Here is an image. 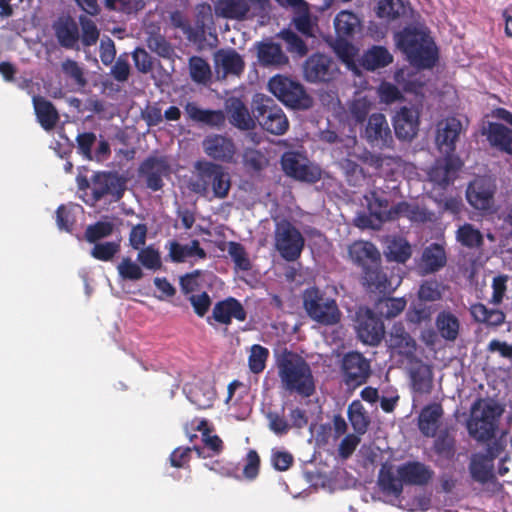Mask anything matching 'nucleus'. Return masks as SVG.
Listing matches in <instances>:
<instances>
[{
	"label": "nucleus",
	"mask_w": 512,
	"mask_h": 512,
	"mask_svg": "<svg viewBox=\"0 0 512 512\" xmlns=\"http://www.w3.org/2000/svg\"><path fill=\"white\" fill-rule=\"evenodd\" d=\"M243 163L249 170L259 171L267 164V160L261 152L246 149L243 154Z\"/></svg>",
	"instance_id": "obj_61"
},
{
	"label": "nucleus",
	"mask_w": 512,
	"mask_h": 512,
	"mask_svg": "<svg viewBox=\"0 0 512 512\" xmlns=\"http://www.w3.org/2000/svg\"><path fill=\"white\" fill-rule=\"evenodd\" d=\"M482 134L487 136L490 145L502 152L512 154V130L502 124L488 123Z\"/></svg>",
	"instance_id": "obj_30"
},
{
	"label": "nucleus",
	"mask_w": 512,
	"mask_h": 512,
	"mask_svg": "<svg viewBox=\"0 0 512 512\" xmlns=\"http://www.w3.org/2000/svg\"><path fill=\"white\" fill-rule=\"evenodd\" d=\"M105 6L110 10L125 13L137 12L144 8L143 0H105Z\"/></svg>",
	"instance_id": "obj_59"
},
{
	"label": "nucleus",
	"mask_w": 512,
	"mask_h": 512,
	"mask_svg": "<svg viewBox=\"0 0 512 512\" xmlns=\"http://www.w3.org/2000/svg\"><path fill=\"white\" fill-rule=\"evenodd\" d=\"M422 263L426 272H435L446 263V253L440 244H432L427 247L422 255Z\"/></svg>",
	"instance_id": "obj_42"
},
{
	"label": "nucleus",
	"mask_w": 512,
	"mask_h": 512,
	"mask_svg": "<svg viewBox=\"0 0 512 512\" xmlns=\"http://www.w3.org/2000/svg\"><path fill=\"white\" fill-rule=\"evenodd\" d=\"M433 477L431 467L420 461H406L399 465L384 463L379 471L378 485L384 493L399 497L404 485L425 486Z\"/></svg>",
	"instance_id": "obj_1"
},
{
	"label": "nucleus",
	"mask_w": 512,
	"mask_h": 512,
	"mask_svg": "<svg viewBox=\"0 0 512 512\" xmlns=\"http://www.w3.org/2000/svg\"><path fill=\"white\" fill-rule=\"evenodd\" d=\"M364 272V282L368 289L379 293H391L401 283L399 275H392L388 278L386 273L378 270L377 264Z\"/></svg>",
	"instance_id": "obj_26"
},
{
	"label": "nucleus",
	"mask_w": 512,
	"mask_h": 512,
	"mask_svg": "<svg viewBox=\"0 0 512 512\" xmlns=\"http://www.w3.org/2000/svg\"><path fill=\"white\" fill-rule=\"evenodd\" d=\"M169 256L173 262H185L188 260L205 259L206 252L200 247L198 240H192L187 244L170 241L167 245Z\"/></svg>",
	"instance_id": "obj_29"
},
{
	"label": "nucleus",
	"mask_w": 512,
	"mask_h": 512,
	"mask_svg": "<svg viewBox=\"0 0 512 512\" xmlns=\"http://www.w3.org/2000/svg\"><path fill=\"white\" fill-rule=\"evenodd\" d=\"M120 250V241L97 242L91 250V256L97 260L110 261Z\"/></svg>",
	"instance_id": "obj_55"
},
{
	"label": "nucleus",
	"mask_w": 512,
	"mask_h": 512,
	"mask_svg": "<svg viewBox=\"0 0 512 512\" xmlns=\"http://www.w3.org/2000/svg\"><path fill=\"white\" fill-rule=\"evenodd\" d=\"M268 0H217L214 4L215 14L219 17L244 20L252 11L263 9Z\"/></svg>",
	"instance_id": "obj_12"
},
{
	"label": "nucleus",
	"mask_w": 512,
	"mask_h": 512,
	"mask_svg": "<svg viewBox=\"0 0 512 512\" xmlns=\"http://www.w3.org/2000/svg\"><path fill=\"white\" fill-rule=\"evenodd\" d=\"M147 45L149 49L159 56L164 58H171L174 54V50L171 45L161 35H151L147 39Z\"/></svg>",
	"instance_id": "obj_58"
},
{
	"label": "nucleus",
	"mask_w": 512,
	"mask_h": 512,
	"mask_svg": "<svg viewBox=\"0 0 512 512\" xmlns=\"http://www.w3.org/2000/svg\"><path fill=\"white\" fill-rule=\"evenodd\" d=\"M212 317L216 322L228 325L233 319L240 322L245 321L247 313L240 301L229 297L215 304Z\"/></svg>",
	"instance_id": "obj_23"
},
{
	"label": "nucleus",
	"mask_w": 512,
	"mask_h": 512,
	"mask_svg": "<svg viewBox=\"0 0 512 512\" xmlns=\"http://www.w3.org/2000/svg\"><path fill=\"white\" fill-rule=\"evenodd\" d=\"M461 165L462 163L459 157L443 155V158L437 160L435 165L430 169L428 173L429 179L439 186H445L452 181L455 172Z\"/></svg>",
	"instance_id": "obj_25"
},
{
	"label": "nucleus",
	"mask_w": 512,
	"mask_h": 512,
	"mask_svg": "<svg viewBox=\"0 0 512 512\" xmlns=\"http://www.w3.org/2000/svg\"><path fill=\"white\" fill-rule=\"evenodd\" d=\"M189 401L199 409L212 407L216 391L211 379L195 378L184 386Z\"/></svg>",
	"instance_id": "obj_18"
},
{
	"label": "nucleus",
	"mask_w": 512,
	"mask_h": 512,
	"mask_svg": "<svg viewBox=\"0 0 512 512\" xmlns=\"http://www.w3.org/2000/svg\"><path fill=\"white\" fill-rule=\"evenodd\" d=\"M456 240L465 247L476 248L482 244L483 236L472 224L466 223L456 231Z\"/></svg>",
	"instance_id": "obj_48"
},
{
	"label": "nucleus",
	"mask_w": 512,
	"mask_h": 512,
	"mask_svg": "<svg viewBox=\"0 0 512 512\" xmlns=\"http://www.w3.org/2000/svg\"><path fill=\"white\" fill-rule=\"evenodd\" d=\"M504 451L501 442L495 441L489 445L485 454H475L472 457L470 471L472 477L479 482H487L492 477L493 460Z\"/></svg>",
	"instance_id": "obj_17"
},
{
	"label": "nucleus",
	"mask_w": 512,
	"mask_h": 512,
	"mask_svg": "<svg viewBox=\"0 0 512 512\" xmlns=\"http://www.w3.org/2000/svg\"><path fill=\"white\" fill-rule=\"evenodd\" d=\"M470 313L472 318L487 326H499L505 321V314L499 309H488L482 303L471 305Z\"/></svg>",
	"instance_id": "obj_38"
},
{
	"label": "nucleus",
	"mask_w": 512,
	"mask_h": 512,
	"mask_svg": "<svg viewBox=\"0 0 512 512\" xmlns=\"http://www.w3.org/2000/svg\"><path fill=\"white\" fill-rule=\"evenodd\" d=\"M495 185L488 178L475 179L467 189V200L475 209L488 211L493 207Z\"/></svg>",
	"instance_id": "obj_19"
},
{
	"label": "nucleus",
	"mask_w": 512,
	"mask_h": 512,
	"mask_svg": "<svg viewBox=\"0 0 512 512\" xmlns=\"http://www.w3.org/2000/svg\"><path fill=\"white\" fill-rule=\"evenodd\" d=\"M408 6L403 0H379L377 16L385 19H396L407 13Z\"/></svg>",
	"instance_id": "obj_46"
},
{
	"label": "nucleus",
	"mask_w": 512,
	"mask_h": 512,
	"mask_svg": "<svg viewBox=\"0 0 512 512\" xmlns=\"http://www.w3.org/2000/svg\"><path fill=\"white\" fill-rule=\"evenodd\" d=\"M342 368L346 384L353 387L364 383L370 371L368 361L358 352L345 355Z\"/></svg>",
	"instance_id": "obj_21"
},
{
	"label": "nucleus",
	"mask_w": 512,
	"mask_h": 512,
	"mask_svg": "<svg viewBox=\"0 0 512 512\" xmlns=\"http://www.w3.org/2000/svg\"><path fill=\"white\" fill-rule=\"evenodd\" d=\"M194 167L196 176L190 182L193 192L209 199L227 197L231 180L221 165L210 161H197Z\"/></svg>",
	"instance_id": "obj_4"
},
{
	"label": "nucleus",
	"mask_w": 512,
	"mask_h": 512,
	"mask_svg": "<svg viewBox=\"0 0 512 512\" xmlns=\"http://www.w3.org/2000/svg\"><path fill=\"white\" fill-rule=\"evenodd\" d=\"M227 113L230 122L239 129L248 130L254 125L247 107L238 99H231L228 102Z\"/></svg>",
	"instance_id": "obj_36"
},
{
	"label": "nucleus",
	"mask_w": 512,
	"mask_h": 512,
	"mask_svg": "<svg viewBox=\"0 0 512 512\" xmlns=\"http://www.w3.org/2000/svg\"><path fill=\"white\" fill-rule=\"evenodd\" d=\"M257 120L261 127L274 135H283L289 128V121L284 111L276 106L262 104L257 107Z\"/></svg>",
	"instance_id": "obj_16"
},
{
	"label": "nucleus",
	"mask_w": 512,
	"mask_h": 512,
	"mask_svg": "<svg viewBox=\"0 0 512 512\" xmlns=\"http://www.w3.org/2000/svg\"><path fill=\"white\" fill-rule=\"evenodd\" d=\"M82 211L79 205L64 206L61 205L57 209V225L59 229L70 231L73 225V214Z\"/></svg>",
	"instance_id": "obj_57"
},
{
	"label": "nucleus",
	"mask_w": 512,
	"mask_h": 512,
	"mask_svg": "<svg viewBox=\"0 0 512 512\" xmlns=\"http://www.w3.org/2000/svg\"><path fill=\"white\" fill-rule=\"evenodd\" d=\"M137 261L143 268L152 271H157L162 267L160 251L154 245H149L139 249Z\"/></svg>",
	"instance_id": "obj_49"
},
{
	"label": "nucleus",
	"mask_w": 512,
	"mask_h": 512,
	"mask_svg": "<svg viewBox=\"0 0 512 512\" xmlns=\"http://www.w3.org/2000/svg\"><path fill=\"white\" fill-rule=\"evenodd\" d=\"M419 111L415 108L402 107L394 117V129L398 138L412 139L418 131Z\"/></svg>",
	"instance_id": "obj_24"
},
{
	"label": "nucleus",
	"mask_w": 512,
	"mask_h": 512,
	"mask_svg": "<svg viewBox=\"0 0 512 512\" xmlns=\"http://www.w3.org/2000/svg\"><path fill=\"white\" fill-rule=\"evenodd\" d=\"M185 111L192 120L211 126H221L225 121L224 114L221 111L204 110L195 103H187Z\"/></svg>",
	"instance_id": "obj_41"
},
{
	"label": "nucleus",
	"mask_w": 512,
	"mask_h": 512,
	"mask_svg": "<svg viewBox=\"0 0 512 512\" xmlns=\"http://www.w3.org/2000/svg\"><path fill=\"white\" fill-rule=\"evenodd\" d=\"M349 255L353 262L363 267L364 272L376 265L380 257L376 247L366 241H356L351 244Z\"/></svg>",
	"instance_id": "obj_31"
},
{
	"label": "nucleus",
	"mask_w": 512,
	"mask_h": 512,
	"mask_svg": "<svg viewBox=\"0 0 512 512\" xmlns=\"http://www.w3.org/2000/svg\"><path fill=\"white\" fill-rule=\"evenodd\" d=\"M387 346L391 357L402 365L413 364L418 358L416 341L401 323L394 324L391 328Z\"/></svg>",
	"instance_id": "obj_9"
},
{
	"label": "nucleus",
	"mask_w": 512,
	"mask_h": 512,
	"mask_svg": "<svg viewBox=\"0 0 512 512\" xmlns=\"http://www.w3.org/2000/svg\"><path fill=\"white\" fill-rule=\"evenodd\" d=\"M501 415L500 408L493 402L480 399L471 408L467 428L471 436L477 440L490 438Z\"/></svg>",
	"instance_id": "obj_6"
},
{
	"label": "nucleus",
	"mask_w": 512,
	"mask_h": 512,
	"mask_svg": "<svg viewBox=\"0 0 512 512\" xmlns=\"http://www.w3.org/2000/svg\"><path fill=\"white\" fill-rule=\"evenodd\" d=\"M269 350L259 344H254L249 350L248 367L254 374H260L266 368V362L269 358Z\"/></svg>",
	"instance_id": "obj_51"
},
{
	"label": "nucleus",
	"mask_w": 512,
	"mask_h": 512,
	"mask_svg": "<svg viewBox=\"0 0 512 512\" xmlns=\"http://www.w3.org/2000/svg\"><path fill=\"white\" fill-rule=\"evenodd\" d=\"M367 141L378 148H388L393 143V137L385 116L381 113L372 114L365 129Z\"/></svg>",
	"instance_id": "obj_20"
},
{
	"label": "nucleus",
	"mask_w": 512,
	"mask_h": 512,
	"mask_svg": "<svg viewBox=\"0 0 512 512\" xmlns=\"http://www.w3.org/2000/svg\"><path fill=\"white\" fill-rule=\"evenodd\" d=\"M397 47L417 68H431L437 61V48L424 28L409 27L395 34Z\"/></svg>",
	"instance_id": "obj_3"
},
{
	"label": "nucleus",
	"mask_w": 512,
	"mask_h": 512,
	"mask_svg": "<svg viewBox=\"0 0 512 512\" xmlns=\"http://www.w3.org/2000/svg\"><path fill=\"white\" fill-rule=\"evenodd\" d=\"M339 75L337 63L321 53L311 55L304 64V76L309 82H329Z\"/></svg>",
	"instance_id": "obj_11"
},
{
	"label": "nucleus",
	"mask_w": 512,
	"mask_h": 512,
	"mask_svg": "<svg viewBox=\"0 0 512 512\" xmlns=\"http://www.w3.org/2000/svg\"><path fill=\"white\" fill-rule=\"evenodd\" d=\"M275 363L283 389L304 397L314 393L315 380L311 367L301 355L285 349L276 355Z\"/></svg>",
	"instance_id": "obj_2"
},
{
	"label": "nucleus",
	"mask_w": 512,
	"mask_h": 512,
	"mask_svg": "<svg viewBox=\"0 0 512 512\" xmlns=\"http://www.w3.org/2000/svg\"><path fill=\"white\" fill-rule=\"evenodd\" d=\"M281 37L287 44V49L291 52H295L300 56H303L307 52V48L303 40L298 37L294 32L283 31Z\"/></svg>",
	"instance_id": "obj_63"
},
{
	"label": "nucleus",
	"mask_w": 512,
	"mask_h": 512,
	"mask_svg": "<svg viewBox=\"0 0 512 512\" xmlns=\"http://www.w3.org/2000/svg\"><path fill=\"white\" fill-rule=\"evenodd\" d=\"M147 226L145 224H137L132 227L129 234V244L135 249L139 250L144 247L147 238Z\"/></svg>",
	"instance_id": "obj_64"
},
{
	"label": "nucleus",
	"mask_w": 512,
	"mask_h": 512,
	"mask_svg": "<svg viewBox=\"0 0 512 512\" xmlns=\"http://www.w3.org/2000/svg\"><path fill=\"white\" fill-rule=\"evenodd\" d=\"M413 388L419 392H427L431 385L432 373L430 367L418 358L413 364H407Z\"/></svg>",
	"instance_id": "obj_35"
},
{
	"label": "nucleus",
	"mask_w": 512,
	"mask_h": 512,
	"mask_svg": "<svg viewBox=\"0 0 512 512\" xmlns=\"http://www.w3.org/2000/svg\"><path fill=\"white\" fill-rule=\"evenodd\" d=\"M37 119L45 130H51L56 125L59 116L54 106L42 97H33Z\"/></svg>",
	"instance_id": "obj_37"
},
{
	"label": "nucleus",
	"mask_w": 512,
	"mask_h": 512,
	"mask_svg": "<svg viewBox=\"0 0 512 512\" xmlns=\"http://www.w3.org/2000/svg\"><path fill=\"white\" fill-rule=\"evenodd\" d=\"M190 76L193 81L199 84H207L211 79L209 64L200 57H191L189 60Z\"/></svg>",
	"instance_id": "obj_52"
},
{
	"label": "nucleus",
	"mask_w": 512,
	"mask_h": 512,
	"mask_svg": "<svg viewBox=\"0 0 512 512\" xmlns=\"http://www.w3.org/2000/svg\"><path fill=\"white\" fill-rule=\"evenodd\" d=\"M359 24L360 22L358 17L347 10L338 13L334 20L336 32L340 37L352 35L358 28Z\"/></svg>",
	"instance_id": "obj_47"
},
{
	"label": "nucleus",
	"mask_w": 512,
	"mask_h": 512,
	"mask_svg": "<svg viewBox=\"0 0 512 512\" xmlns=\"http://www.w3.org/2000/svg\"><path fill=\"white\" fill-rule=\"evenodd\" d=\"M442 414L443 410L439 404H431L425 407L419 416V429L421 432L426 436H434Z\"/></svg>",
	"instance_id": "obj_34"
},
{
	"label": "nucleus",
	"mask_w": 512,
	"mask_h": 512,
	"mask_svg": "<svg viewBox=\"0 0 512 512\" xmlns=\"http://www.w3.org/2000/svg\"><path fill=\"white\" fill-rule=\"evenodd\" d=\"M392 62V55L381 46H374L362 57V65L368 70L384 67Z\"/></svg>",
	"instance_id": "obj_43"
},
{
	"label": "nucleus",
	"mask_w": 512,
	"mask_h": 512,
	"mask_svg": "<svg viewBox=\"0 0 512 512\" xmlns=\"http://www.w3.org/2000/svg\"><path fill=\"white\" fill-rule=\"evenodd\" d=\"M284 172L295 179L307 182H315L320 178L321 172L317 166L311 165L300 155L287 152L281 160Z\"/></svg>",
	"instance_id": "obj_14"
},
{
	"label": "nucleus",
	"mask_w": 512,
	"mask_h": 512,
	"mask_svg": "<svg viewBox=\"0 0 512 512\" xmlns=\"http://www.w3.org/2000/svg\"><path fill=\"white\" fill-rule=\"evenodd\" d=\"M356 331L363 343L374 346L381 341L384 335V326L382 321L370 310H360L357 314Z\"/></svg>",
	"instance_id": "obj_15"
},
{
	"label": "nucleus",
	"mask_w": 512,
	"mask_h": 512,
	"mask_svg": "<svg viewBox=\"0 0 512 512\" xmlns=\"http://www.w3.org/2000/svg\"><path fill=\"white\" fill-rule=\"evenodd\" d=\"M55 36L61 46L69 49L78 48L79 29L70 17H61L53 25Z\"/></svg>",
	"instance_id": "obj_32"
},
{
	"label": "nucleus",
	"mask_w": 512,
	"mask_h": 512,
	"mask_svg": "<svg viewBox=\"0 0 512 512\" xmlns=\"http://www.w3.org/2000/svg\"><path fill=\"white\" fill-rule=\"evenodd\" d=\"M258 58L265 66H281L288 62V58L282 52L280 45L273 42H265L259 45Z\"/></svg>",
	"instance_id": "obj_40"
},
{
	"label": "nucleus",
	"mask_w": 512,
	"mask_h": 512,
	"mask_svg": "<svg viewBox=\"0 0 512 512\" xmlns=\"http://www.w3.org/2000/svg\"><path fill=\"white\" fill-rule=\"evenodd\" d=\"M91 189L96 200L104 195H112L118 200L125 190V181L115 173H97Z\"/></svg>",
	"instance_id": "obj_22"
},
{
	"label": "nucleus",
	"mask_w": 512,
	"mask_h": 512,
	"mask_svg": "<svg viewBox=\"0 0 512 512\" xmlns=\"http://www.w3.org/2000/svg\"><path fill=\"white\" fill-rule=\"evenodd\" d=\"M79 23L81 26V41L84 46H93L99 39V30L93 20L87 16L80 15Z\"/></svg>",
	"instance_id": "obj_54"
},
{
	"label": "nucleus",
	"mask_w": 512,
	"mask_h": 512,
	"mask_svg": "<svg viewBox=\"0 0 512 512\" xmlns=\"http://www.w3.org/2000/svg\"><path fill=\"white\" fill-rule=\"evenodd\" d=\"M215 71L218 78L227 75H238L244 68V62L234 50H220L214 56Z\"/></svg>",
	"instance_id": "obj_28"
},
{
	"label": "nucleus",
	"mask_w": 512,
	"mask_h": 512,
	"mask_svg": "<svg viewBox=\"0 0 512 512\" xmlns=\"http://www.w3.org/2000/svg\"><path fill=\"white\" fill-rule=\"evenodd\" d=\"M307 315L322 325H334L340 321L341 312L336 300L316 287L307 288L302 295Z\"/></svg>",
	"instance_id": "obj_5"
},
{
	"label": "nucleus",
	"mask_w": 512,
	"mask_h": 512,
	"mask_svg": "<svg viewBox=\"0 0 512 512\" xmlns=\"http://www.w3.org/2000/svg\"><path fill=\"white\" fill-rule=\"evenodd\" d=\"M117 272L122 280L139 281L143 278L144 272L140 263L130 257H123L117 265Z\"/></svg>",
	"instance_id": "obj_50"
},
{
	"label": "nucleus",
	"mask_w": 512,
	"mask_h": 512,
	"mask_svg": "<svg viewBox=\"0 0 512 512\" xmlns=\"http://www.w3.org/2000/svg\"><path fill=\"white\" fill-rule=\"evenodd\" d=\"M463 123L457 117H447L436 125L435 144L442 155L456 156V142L463 132Z\"/></svg>",
	"instance_id": "obj_10"
},
{
	"label": "nucleus",
	"mask_w": 512,
	"mask_h": 512,
	"mask_svg": "<svg viewBox=\"0 0 512 512\" xmlns=\"http://www.w3.org/2000/svg\"><path fill=\"white\" fill-rule=\"evenodd\" d=\"M440 336L446 341H455L460 331L458 317L450 311H441L435 320Z\"/></svg>",
	"instance_id": "obj_33"
},
{
	"label": "nucleus",
	"mask_w": 512,
	"mask_h": 512,
	"mask_svg": "<svg viewBox=\"0 0 512 512\" xmlns=\"http://www.w3.org/2000/svg\"><path fill=\"white\" fill-rule=\"evenodd\" d=\"M411 254V246L407 240L395 236L387 238L385 249L387 259L404 263L410 258Z\"/></svg>",
	"instance_id": "obj_39"
},
{
	"label": "nucleus",
	"mask_w": 512,
	"mask_h": 512,
	"mask_svg": "<svg viewBox=\"0 0 512 512\" xmlns=\"http://www.w3.org/2000/svg\"><path fill=\"white\" fill-rule=\"evenodd\" d=\"M367 208L376 220L382 222L389 220L388 201L379 195L377 191H370L365 195Z\"/></svg>",
	"instance_id": "obj_44"
},
{
	"label": "nucleus",
	"mask_w": 512,
	"mask_h": 512,
	"mask_svg": "<svg viewBox=\"0 0 512 512\" xmlns=\"http://www.w3.org/2000/svg\"><path fill=\"white\" fill-rule=\"evenodd\" d=\"M275 248L286 261H295L301 255L304 247V238L300 231L289 221L282 220L276 223Z\"/></svg>",
	"instance_id": "obj_8"
},
{
	"label": "nucleus",
	"mask_w": 512,
	"mask_h": 512,
	"mask_svg": "<svg viewBox=\"0 0 512 512\" xmlns=\"http://www.w3.org/2000/svg\"><path fill=\"white\" fill-rule=\"evenodd\" d=\"M141 173L145 175L147 186L157 191L162 187V177L169 173V164L166 157H152L141 165Z\"/></svg>",
	"instance_id": "obj_27"
},
{
	"label": "nucleus",
	"mask_w": 512,
	"mask_h": 512,
	"mask_svg": "<svg viewBox=\"0 0 512 512\" xmlns=\"http://www.w3.org/2000/svg\"><path fill=\"white\" fill-rule=\"evenodd\" d=\"M349 421L354 431L361 435L367 431L369 417L360 401H353L348 407Z\"/></svg>",
	"instance_id": "obj_45"
},
{
	"label": "nucleus",
	"mask_w": 512,
	"mask_h": 512,
	"mask_svg": "<svg viewBox=\"0 0 512 512\" xmlns=\"http://www.w3.org/2000/svg\"><path fill=\"white\" fill-rule=\"evenodd\" d=\"M406 307L403 298H389L379 303V311L382 315L391 318L400 314Z\"/></svg>",
	"instance_id": "obj_60"
},
{
	"label": "nucleus",
	"mask_w": 512,
	"mask_h": 512,
	"mask_svg": "<svg viewBox=\"0 0 512 512\" xmlns=\"http://www.w3.org/2000/svg\"><path fill=\"white\" fill-rule=\"evenodd\" d=\"M202 147L205 154L216 161L224 163L237 161V148L231 138L217 134L209 135L203 140Z\"/></svg>",
	"instance_id": "obj_13"
},
{
	"label": "nucleus",
	"mask_w": 512,
	"mask_h": 512,
	"mask_svg": "<svg viewBox=\"0 0 512 512\" xmlns=\"http://www.w3.org/2000/svg\"><path fill=\"white\" fill-rule=\"evenodd\" d=\"M270 92L285 105L297 109L311 107L312 100L305 93L303 86L292 79L276 75L268 83Z\"/></svg>",
	"instance_id": "obj_7"
},
{
	"label": "nucleus",
	"mask_w": 512,
	"mask_h": 512,
	"mask_svg": "<svg viewBox=\"0 0 512 512\" xmlns=\"http://www.w3.org/2000/svg\"><path fill=\"white\" fill-rule=\"evenodd\" d=\"M227 251L237 269L247 271L251 268V262L248 254L241 244L237 242H229Z\"/></svg>",
	"instance_id": "obj_56"
},
{
	"label": "nucleus",
	"mask_w": 512,
	"mask_h": 512,
	"mask_svg": "<svg viewBox=\"0 0 512 512\" xmlns=\"http://www.w3.org/2000/svg\"><path fill=\"white\" fill-rule=\"evenodd\" d=\"M114 227L112 221H99L86 228L85 238L90 243H97L99 240L110 236L113 233Z\"/></svg>",
	"instance_id": "obj_53"
},
{
	"label": "nucleus",
	"mask_w": 512,
	"mask_h": 512,
	"mask_svg": "<svg viewBox=\"0 0 512 512\" xmlns=\"http://www.w3.org/2000/svg\"><path fill=\"white\" fill-rule=\"evenodd\" d=\"M372 102L367 96H359L354 99L350 106V112L357 122L365 120Z\"/></svg>",
	"instance_id": "obj_62"
}]
</instances>
